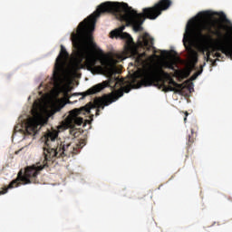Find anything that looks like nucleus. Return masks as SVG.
Segmentation results:
<instances>
[{"mask_svg":"<svg viewBox=\"0 0 232 232\" xmlns=\"http://www.w3.org/2000/svg\"><path fill=\"white\" fill-rule=\"evenodd\" d=\"M195 68V63L192 66L187 67L185 70L179 72V75L181 79H188L189 75H191V72Z\"/></svg>","mask_w":232,"mask_h":232,"instance_id":"nucleus-11","label":"nucleus"},{"mask_svg":"<svg viewBox=\"0 0 232 232\" xmlns=\"http://www.w3.org/2000/svg\"><path fill=\"white\" fill-rule=\"evenodd\" d=\"M122 86H124V79H121L115 76V74H111L108 78V81H104L102 83H98L91 87L86 92L79 93V95H82L81 99H84V97H88V95H95V93L102 92L104 88L109 87L112 88V90H115V88H121Z\"/></svg>","mask_w":232,"mask_h":232,"instance_id":"nucleus-6","label":"nucleus"},{"mask_svg":"<svg viewBox=\"0 0 232 232\" xmlns=\"http://www.w3.org/2000/svg\"><path fill=\"white\" fill-rule=\"evenodd\" d=\"M130 87L129 86H125L123 87V92H125V93H130Z\"/></svg>","mask_w":232,"mask_h":232,"instance_id":"nucleus-21","label":"nucleus"},{"mask_svg":"<svg viewBox=\"0 0 232 232\" xmlns=\"http://www.w3.org/2000/svg\"><path fill=\"white\" fill-rule=\"evenodd\" d=\"M214 57H217V59H224V56L220 53H215Z\"/></svg>","mask_w":232,"mask_h":232,"instance_id":"nucleus-18","label":"nucleus"},{"mask_svg":"<svg viewBox=\"0 0 232 232\" xmlns=\"http://www.w3.org/2000/svg\"><path fill=\"white\" fill-rule=\"evenodd\" d=\"M62 108H64V105L59 104V105H54V106H53L51 110H49V111H46L47 117H48V118L53 117V115H55V113L61 111V109H62Z\"/></svg>","mask_w":232,"mask_h":232,"instance_id":"nucleus-12","label":"nucleus"},{"mask_svg":"<svg viewBox=\"0 0 232 232\" xmlns=\"http://www.w3.org/2000/svg\"><path fill=\"white\" fill-rule=\"evenodd\" d=\"M126 26L121 25L118 29H115L111 32V37H120L121 39L125 40L124 50L127 53L130 55H139V46L140 48H143V50H151L153 47V38L150 36V34L145 33L138 40V45L135 42H133V38L130 34L123 33Z\"/></svg>","mask_w":232,"mask_h":232,"instance_id":"nucleus-5","label":"nucleus"},{"mask_svg":"<svg viewBox=\"0 0 232 232\" xmlns=\"http://www.w3.org/2000/svg\"><path fill=\"white\" fill-rule=\"evenodd\" d=\"M155 82H157L160 89L162 88V92H165V93H168V92L180 93L184 90V83L175 82L171 78V74L164 71L162 67L145 72L138 88H140V86H153Z\"/></svg>","mask_w":232,"mask_h":232,"instance_id":"nucleus-4","label":"nucleus"},{"mask_svg":"<svg viewBox=\"0 0 232 232\" xmlns=\"http://www.w3.org/2000/svg\"><path fill=\"white\" fill-rule=\"evenodd\" d=\"M213 15H218V17H220L221 21L223 23H227L228 24H231V22L227 19V16H226V14L224 12H211V11H205L198 14L199 19L201 21H204L209 17H213Z\"/></svg>","mask_w":232,"mask_h":232,"instance_id":"nucleus-8","label":"nucleus"},{"mask_svg":"<svg viewBox=\"0 0 232 232\" xmlns=\"http://www.w3.org/2000/svg\"><path fill=\"white\" fill-rule=\"evenodd\" d=\"M210 55H211V52H208L207 61H210V63H212V66H217V61H219V59H216L215 61H213V59L210 58Z\"/></svg>","mask_w":232,"mask_h":232,"instance_id":"nucleus-14","label":"nucleus"},{"mask_svg":"<svg viewBox=\"0 0 232 232\" xmlns=\"http://www.w3.org/2000/svg\"><path fill=\"white\" fill-rule=\"evenodd\" d=\"M116 57L118 59V61H124V55H122V54H116Z\"/></svg>","mask_w":232,"mask_h":232,"instance_id":"nucleus-19","label":"nucleus"},{"mask_svg":"<svg viewBox=\"0 0 232 232\" xmlns=\"http://www.w3.org/2000/svg\"><path fill=\"white\" fill-rule=\"evenodd\" d=\"M91 119H93V115H91Z\"/></svg>","mask_w":232,"mask_h":232,"instance_id":"nucleus-23","label":"nucleus"},{"mask_svg":"<svg viewBox=\"0 0 232 232\" xmlns=\"http://www.w3.org/2000/svg\"><path fill=\"white\" fill-rule=\"evenodd\" d=\"M13 188H10V185H8L7 188H4L3 190H0V195H5L8 193V189H12Z\"/></svg>","mask_w":232,"mask_h":232,"instance_id":"nucleus-16","label":"nucleus"},{"mask_svg":"<svg viewBox=\"0 0 232 232\" xmlns=\"http://www.w3.org/2000/svg\"><path fill=\"white\" fill-rule=\"evenodd\" d=\"M164 52V53H166L167 52L166 51H163Z\"/></svg>","mask_w":232,"mask_h":232,"instance_id":"nucleus-24","label":"nucleus"},{"mask_svg":"<svg viewBox=\"0 0 232 232\" xmlns=\"http://www.w3.org/2000/svg\"><path fill=\"white\" fill-rule=\"evenodd\" d=\"M204 66H206V63H203V65L200 66V70L198 71L197 72H195L191 77H190V81H196L197 77H198V75L202 74V72H204Z\"/></svg>","mask_w":232,"mask_h":232,"instance_id":"nucleus-13","label":"nucleus"},{"mask_svg":"<svg viewBox=\"0 0 232 232\" xmlns=\"http://www.w3.org/2000/svg\"><path fill=\"white\" fill-rule=\"evenodd\" d=\"M230 28H231V30H232V25H231V27H230Z\"/></svg>","mask_w":232,"mask_h":232,"instance_id":"nucleus-25","label":"nucleus"},{"mask_svg":"<svg viewBox=\"0 0 232 232\" xmlns=\"http://www.w3.org/2000/svg\"><path fill=\"white\" fill-rule=\"evenodd\" d=\"M124 95V91L118 90L108 96L96 97L94 102H89L85 106L72 109L69 111V115L65 118V122L69 128L75 126H82L84 118L82 115H91L92 110H96V115H99L100 110H104V106H110L111 102H115L120 97Z\"/></svg>","mask_w":232,"mask_h":232,"instance_id":"nucleus-3","label":"nucleus"},{"mask_svg":"<svg viewBox=\"0 0 232 232\" xmlns=\"http://www.w3.org/2000/svg\"><path fill=\"white\" fill-rule=\"evenodd\" d=\"M184 84L188 85V89L189 90V92H191V87L193 86V82H189V80H187Z\"/></svg>","mask_w":232,"mask_h":232,"instance_id":"nucleus-17","label":"nucleus"},{"mask_svg":"<svg viewBox=\"0 0 232 232\" xmlns=\"http://www.w3.org/2000/svg\"><path fill=\"white\" fill-rule=\"evenodd\" d=\"M68 57H70L68 51H66L64 45H61V51L58 57L56 58L55 66L59 68V66H61V64H63V63H64Z\"/></svg>","mask_w":232,"mask_h":232,"instance_id":"nucleus-9","label":"nucleus"},{"mask_svg":"<svg viewBox=\"0 0 232 232\" xmlns=\"http://www.w3.org/2000/svg\"><path fill=\"white\" fill-rule=\"evenodd\" d=\"M59 134L56 131H48L42 138L45 146L43 148V154L40 160L36 165H32L25 168L24 172L21 169L17 178L10 182L9 188H19L21 184H35L37 181V175L50 168L55 159H61L63 157H73L80 153L81 150L86 146V140H81L79 143H64L59 142L57 140Z\"/></svg>","mask_w":232,"mask_h":232,"instance_id":"nucleus-2","label":"nucleus"},{"mask_svg":"<svg viewBox=\"0 0 232 232\" xmlns=\"http://www.w3.org/2000/svg\"><path fill=\"white\" fill-rule=\"evenodd\" d=\"M171 6V0H160L152 7H145L142 13H137L135 9L126 3L105 2L101 4L96 11L81 22L76 32L72 33L71 40L74 48V56L72 58V68L74 72L86 66L89 72L97 66L101 58L97 57L91 46L95 47L93 43V30L97 18L101 14H119L121 21H125L127 26H132L134 32H142V24L146 19L151 21L157 19L159 15Z\"/></svg>","mask_w":232,"mask_h":232,"instance_id":"nucleus-1","label":"nucleus"},{"mask_svg":"<svg viewBox=\"0 0 232 232\" xmlns=\"http://www.w3.org/2000/svg\"><path fill=\"white\" fill-rule=\"evenodd\" d=\"M188 115H189V113L185 112L184 122H186V121H188Z\"/></svg>","mask_w":232,"mask_h":232,"instance_id":"nucleus-22","label":"nucleus"},{"mask_svg":"<svg viewBox=\"0 0 232 232\" xmlns=\"http://www.w3.org/2000/svg\"><path fill=\"white\" fill-rule=\"evenodd\" d=\"M164 67L169 70H175V63H173V62H167L164 63Z\"/></svg>","mask_w":232,"mask_h":232,"instance_id":"nucleus-15","label":"nucleus"},{"mask_svg":"<svg viewBox=\"0 0 232 232\" xmlns=\"http://www.w3.org/2000/svg\"><path fill=\"white\" fill-rule=\"evenodd\" d=\"M48 123V118H44L41 114H37L33 118H29L25 123V133L27 135H36L37 131Z\"/></svg>","mask_w":232,"mask_h":232,"instance_id":"nucleus-7","label":"nucleus"},{"mask_svg":"<svg viewBox=\"0 0 232 232\" xmlns=\"http://www.w3.org/2000/svg\"><path fill=\"white\" fill-rule=\"evenodd\" d=\"M197 138V126H194L190 129V134L188 136V146H191L193 142H195V139Z\"/></svg>","mask_w":232,"mask_h":232,"instance_id":"nucleus-10","label":"nucleus"},{"mask_svg":"<svg viewBox=\"0 0 232 232\" xmlns=\"http://www.w3.org/2000/svg\"><path fill=\"white\" fill-rule=\"evenodd\" d=\"M144 55H146V53H140V54H139V56H138V58H137V60L136 61H142L141 60V57H144Z\"/></svg>","mask_w":232,"mask_h":232,"instance_id":"nucleus-20","label":"nucleus"}]
</instances>
